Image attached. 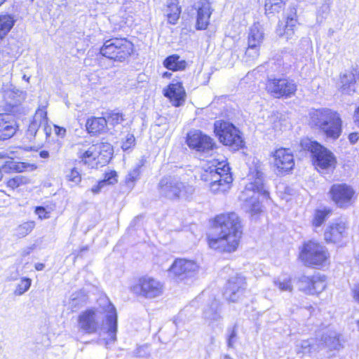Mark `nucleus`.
I'll return each mask as SVG.
<instances>
[{"label": "nucleus", "instance_id": "obj_1", "mask_svg": "<svg viewBox=\"0 0 359 359\" xmlns=\"http://www.w3.org/2000/svg\"><path fill=\"white\" fill-rule=\"evenodd\" d=\"M210 224L218 233L207 235L209 248L221 254H231L238 249L244 225L242 218L236 212L229 211L217 214L210 219Z\"/></svg>", "mask_w": 359, "mask_h": 359}, {"label": "nucleus", "instance_id": "obj_2", "mask_svg": "<svg viewBox=\"0 0 359 359\" xmlns=\"http://www.w3.org/2000/svg\"><path fill=\"white\" fill-rule=\"evenodd\" d=\"M308 124L325 137L337 140L342 133L343 121L338 111L327 107L312 109L308 114Z\"/></svg>", "mask_w": 359, "mask_h": 359}, {"label": "nucleus", "instance_id": "obj_3", "mask_svg": "<svg viewBox=\"0 0 359 359\" xmlns=\"http://www.w3.org/2000/svg\"><path fill=\"white\" fill-rule=\"evenodd\" d=\"M214 168L203 169L200 180L214 194H225L233 186V177L227 160H214Z\"/></svg>", "mask_w": 359, "mask_h": 359}, {"label": "nucleus", "instance_id": "obj_4", "mask_svg": "<svg viewBox=\"0 0 359 359\" xmlns=\"http://www.w3.org/2000/svg\"><path fill=\"white\" fill-rule=\"evenodd\" d=\"M298 259L306 267L322 269L330 264V254L320 242L309 239L300 246Z\"/></svg>", "mask_w": 359, "mask_h": 359}, {"label": "nucleus", "instance_id": "obj_5", "mask_svg": "<svg viewBox=\"0 0 359 359\" xmlns=\"http://www.w3.org/2000/svg\"><path fill=\"white\" fill-rule=\"evenodd\" d=\"M302 149L310 153L311 162L317 170L334 169L337 161L334 154L316 140L304 139L299 144Z\"/></svg>", "mask_w": 359, "mask_h": 359}, {"label": "nucleus", "instance_id": "obj_6", "mask_svg": "<svg viewBox=\"0 0 359 359\" xmlns=\"http://www.w3.org/2000/svg\"><path fill=\"white\" fill-rule=\"evenodd\" d=\"M213 130L218 141L229 149L237 151L246 147L243 133L233 123L224 120L216 121Z\"/></svg>", "mask_w": 359, "mask_h": 359}, {"label": "nucleus", "instance_id": "obj_7", "mask_svg": "<svg viewBox=\"0 0 359 359\" xmlns=\"http://www.w3.org/2000/svg\"><path fill=\"white\" fill-rule=\"evenodd\" d=\"M269 158L270 166L276 175L286 176L294 172L296 167V158L291 148L276 147L271 151Z\"/></svg>", "mask_w": 359, "mask_h": 359}, {"label": "nucleus", "instance_id": "obj_8", "mask_svg": "<svg viewBox=\"0 0 359 359\" xmlns=\"http://www.w3.org/2000/svg\"><path fill=\"white\" fill-rule=\"evenodd\" d=\"M134 52V44L126 38L107 40L100 50V54L116 62L126 61Z\"/></svg>", "mask_w": 359, "mask_h": 359}, {"label": "nucleus", "instance_id": "obj_9", "mask_svg": "<svg viewBox=\"0 0 359 359\" xmlns=\"http://www.w3.org/2000/svg\"><path fill=\"white\" fill-rule=\"evenodd\" d=\"M264 89L271 97L285 100L296 95L298 86L290 77H271L266 79Z\"/></svg>", "mask_w": 359, "mask_h": 359}, {"label": "nucleus", "instance_id": "obj_10", "mask_svg": "<svg viewBox=\"0 0 359 359\" xmlns=\"http://www.w3.org/2000/svg\"><path fill=\"white\" fill-rule=\"evenodd\" d=\"M99 305L105 313L106 333L109 338H104L100 340V344H104L107 348H110L117 341L118 331V315L116 309L107 297L100 298Z\"/></svg>", "mask_w": 359, "mask_h": 359}, {"label": "nucleus", "instance_id": "obj_11", "mask_svg": "<svg viewBox=\"0 0 359 359\" xmlns=\"http://www.w3.org/2000/svg\"><path fill=\"white\" fill-rule=\"evenodd\" d=\"M349 225L348 222L337 219L328 224L323 231L324 243L332 244L339 248L346 245Z\"/></svg>", "mask_w": 359, "mask_h": 359}, {"label": "nucleus", "instance_id": "obj_12", "mask_svg": "<svg viewBox=\"0 0 359 359\" xmlns=\"http://www.w3.org/2000/svg\"><path fill=\"white\" fill-rule=\"evenodd\" d=\"M328 195L330 200L340 208H346L351 206L357 198L353 187L344 182L332 184Z\"/></svg>", "mask_w": 359, "mask_h": 359}, {"label": "nucleus", "instance_id": "obj_13", "mask_svg": "<svg viewBox=\"0 0 359 359\" xmlns=\"http://www.w3.org/2000/svg\"><path fill=\"white\" fill-rule=\"evenodd\" d=\"M301 285L299 291L306 295L318 296L327 287V277L323 274L316 273L311 276H302L298 280Z\"/></svg>", "mask_w": 359, "mask_h": 359}, {"label": "nucleus", "instance_id": "obj_14", "mask_svg": "<svg viewBox=\"0 0 359 359\" xmlns=\"http://www.w3.org/2000/svg\"><path fill=\"white\" fill-rule=\"evenodd\" d=\"M160 197L169 200L180 197V177L177 175H167L163 177L157 186Z\"/></svg>", "mask_w": 359, "mask_h": 359}, {"label": "nucleus", "instance_id": "obj_15", "mask_svg": "<svg viewBox=\"0 0 359 359\" xmlns=\"http://www.w3.org/2000/svg\"><path fill=\"white\" fill-rule=\"evenodd\" d=\"M186 143L190 149L198 151H205L215 149L216 144L209 135L200 130H191L187 134Z\"/></svg>", "mask_w": 359, "mask_h": 359}, {"label": "nucleus", "instance_id": "obj_16", "mask_svg": "<svg viewBox=\"0 0 359 359\" xmlns=\"http://www.w3.org/2000/svg\"><path fill=\"white\" fill-rule=\"evenodd\" d=\"M79 334H94L100 328L97 313L94 309H88L82 311L78 316Z\"/></svg>", "mask_w": 359, "mask_h": 359}, {"label": "nucleus", "instance_id": "obj_17", "mask_svg": "<svg viewBox=\"0 0 359 359\" xmlns=\"http://www.w3.org/2000/svg\"><path fill=\"white\" fill-rule=\"evenodd\" d=\"M132 290L134 293L146 298H154L162 293L160 283L149 277L140 278L138 283L133 286Z\"/></svg>", "mask_w": 359, "mask_h": 359}, {"label": "nucleus", "instance_id": "obj_18", "mask_svg": "<svg viewBox=\"0 0 359 359\" xmlns=\"http://www.w3.org/2000/svg\"><path fill=\"white\" fill-rule=\"evenodd\" d=\"M245 280L241 276L231 277L226 281L224 288V295L229 303L236 302L245 290Z\"/></svg>", "mask_w": 359, "mask_h": 359}, {"label": "nucleus", "instance_id": "obj_19", "mask_svg": "<svg viewBox=\"0 0 359 359\" xmlns=\"http://www.w3.org/2000/svg\"><path fill=\"white\" fill-rule=\"evenodd\" d=\"M18 126L15 120L8 114H0V140L11 138L16 133Z\"/></svg>", "mask_w": 359, "mask_h": 359}, {"label": "nucleus", "instance_id": "obj_20", "mask_svg": "<svg viewBox=\"0 0 359 359\" xmlns=\"http://www.w3.org/2000/svg\"><path fill=\"white\" fill-rule=\"evenodd\" d=\"M358 80H359V71L356 69L346 71L339 77L341 92L347 95L355 93V85Z\"/></svg>", "mask_w": 359, "mask_h": 359}, {"label": "nucleus", "instance_id": "obj_21", "mask_svg": "<svg viewBox=\"0 0 359 359\" xmlns=\"http://www.w3.org/2000/svg\"><path fill=\"white\" fill-rule=\"evenodd\" d=\"M212 12L210 0H200L196 8V22H208Z\"/></svg>", "mask_w": 359, "mask_h": 359}, {"label": "nucleus", "instance_id": "obj_22", "mask_svg": "<svg viewBox=\"0 0 359 359\" xmlns=\"http://www.w3.org/2000/svg\"><path fill=\"white\" fill-rule=\"evenodd\" d=\"M107 121L105 117H91L86 121L88 132L93 135L104 133L106 130Z\"/></svg>", "mask_w": 359, "mask_h": 359}, {"label": "nucleus", "instance_id": "obj_23", "mask_svg": "<svg viewBox=\"0 0 359 359\" xmlns=\"http://www.w3.org/2000/svg\"><path fill=\"white\" fill-rule=\"evenodd\" d=\"M47 121L46 113L40 112L36 113L33 120L29 123L27 130L26 132V136L30 140H32L36 135L39 129L43 123L46 124Z\"/></svg>", "mask_w": 359, "mask_h": 359}, {"label": "nucleus", "instance_id": "obj_24", "mask_svg": "<svg viewBox=\"0 0 359 359\" xmlns=\"http://www.w3.org/2000/svg\"><path fill=\"white\" fill-rule=\"evenodd\" d=\"M163 95L173 106L180 107V81L171 83L163 90Z\"/></svg>", "mask_w": 359, "mask_h": 359}, {"label": "nucleus", "instance_id": "obj_25", "mask_svg": "<svg viewBox=\"0 0 359 359\" xmlns=\"http://www.w3.org/2000/svg\"><path fill=\"white\" fill-rule=\"evenodd\" d=\"M332 214L330 208L315 210L311 219V226L313 228L321 226Z\"/></svg>", "mask_w": 359, "mask_h": 359}, {"label": "nucleus", "instance_id": "obj_26", "mask_svg": "<svg viewBox=\"0 0 359 359\" xmlns=\"http://www.w3.org/2000/svg\"><path fill=\"white\" fill-rule=\"evenodd\" d=\"M287 0H265L264 10L267 15H274L280 13L285 7Z\"/></svg>", "mask_w": 359, "mask_h": 359}, {"label": "nucleus", "instance_id": "obj_27", "mask_svg": "<svg viewBox=\"0 0 359 359\" xmlns=\"http://www.w3.org/2000/svg\"><path fill=\"white\" fill-rule=\"evenodd\" d=\"M199 270V266L192 260L181 259V275L184 278L194 276Z\"/></svg>", "mask_w": 359, "mask_h": 359}, {"label": "nucleus", "instance_id": "obj_28", "mask_svg": "<svg viewBox=\"0 0 359 359\" xmlns=\"http://www.w3.org/2000/svg\"><path fill=\"white\" fill-rule=\"evenodd\" d=\"M264 38V34L261 28L254 25L250 29L248 36V43L261 47Z\"/></svg>", "mask_w": 359, "mask_h": 359}, {"label": "nucleus", "instance_id": "obj_29", "mask_svg": "<svg viewBox=\"0 0 359 359\" xmlns=\"http://www.w3.org/2000/svg\"><path fill=\"white\" fill-rule=\"evenodd\" d=\"M165 15L168 17V22H175L180 18V6L178 0H170L168 4Z\"/></svg>", "mask_w": 359, "mask_h": 359}, {"label": "nucleus", "instance_id": "obj_30", "mask_svg": "<svg viewBox=\"0 0 359 359\" xmlns=\"http://www.w3.org/2000/svg\"><path fill=\"white\" fill-rule=\"evenodd\" d=\"M99 156H102L104 162H108L114 153V149L108 142H100L97 144Z\"/></svg>", "mask_w": 359, "mask_h": 359}, {"label": "nucleus", "instance_id": "obj_31", "mask_svg": "<svg viewBox=\"0 0 359 359\" xmlns=\"http://www.w3.org/2000/svg\"><path fill=\"white\" fill-rule=\"evenodd\" d=\"M163 67L168 70L177 72L180 70V55L173 54L165 58L163 62Z\"/></svg>", "mask_w": 359, "mask_h": 359}, {"label": "nucleus", "instance_id": "obj_32", "mask_svg": "<svg viewBox=\"0 0 359 359\" xmlns=\"http://www.w3.org/2000/svg\"><path fill=\"white\" fill-rule=\"evenodd\" d=\"M260 48L256 45L248 43V46L243 55V58L246 62H253L256 60L260 55Z\"/></svg>", "mask_w": 359, "mask_h": 359}, {"label": "nucleus", "instance_id": "obj_33", "mask_svg": "<svg viewBox=\"0 0 359 359\" xmlns=\"http://www.w3.org/2000/svg\"><path fill=\"white\" fill-rule=\"evenodd\" d=\"M248 189L252 191L255 193L261 194L264 196L269 197V192L265 190L263 181L260 178H256L254 182H250Z\"/></svg>", "mask_w": 359, "mask_h": 359}, {"label": "nucleus", "instance_id": "obj_34", "mask_svg": "<svg viewBox=\"0 0 359 359\" xmlns=\"http://www.w3.org/2000/svg\"><path fill=\"white\" fill-rule=\"evenodd\" d=\"M55 205H46L36 206L34 212L38 215L41 219H48L50 217V213L55 209Z\"/></svg>", "mask_w": 359, "mask_h": 359}, {"label": "nucleus", "instance_id": "obj_35", "mask_svg": "<svg viewBox=\"0 0 359 359\" xmlns=\"http://www.w3.org/2000/svg\"><path fill=\"white\" fill-rule=\"evenodd\" d=\"M32 279L27 277H22L20 283L17 285L14 294L20 296L26 292L31 287Z\"/></svg>", "mask_w": 359, "mask_h": 359}, {"label": "nucleus", "instance_id": "obj_36", "mask_svg": "<svg viewBox=\"0 0 359 359\" xmlns=\"http://www.w3.org/2000/svg\"><path fill=\"white\" fill-rule=\"evenodd\" d=\"M124 116L123 113L114 110L107 114L106 119L107 123L114 126L125 121Z\"/></svg>", "mask_w": 359, "mask_h": 359}, {"label": "nucleus", "instance_id": "obj_37", "mask_svg": "<svg viewBox=\"0 0 359 359\" xmlns=\"http://www.w3.org/2000/svg\"><path fill=\"white\" fill-rule=\"evenodd\" d=\"M142 165H136L126 175L125 182L128 187L133 186L134 182L139 178Z\"/></svg>", "mask_w": 359, "mask_h": 359}, {"label": "nucleus", "instance_id": "obj_38", "mask_svg": "<svg viewBox=\"0 0 359 359\" xmlns=\"http://www.w3.org/2000/svg\"><path fill=\"white\" fill-rule=\"evenodd\" d=\"M29 181L30 180L27 177L19 175L8 180L7 182V186L14 189L20 185L28 184Z\"/></svg>", "mask_w": 359, "mask_h": 359}, {"label": "nucleus", "instance_id": "obj_39", "mask_svg": "<svg viewBox=\"0 0 359 359\" xmlns=\"http://www.w3.org/2000/svg\"><path fill=\"white\" fill-rule=\"evenodd\" d=\"M34 226L35 223L33 221L24 222L23 224L19 225L17 228V235L21 238L25 237L33 230Z\"/></svg>", "mask_w": 359, "mask_h": 359}, {"label": "nucleus", "instance_id": "obj_40", "mask_svg": "<svg viewBox=\"0 0 359 359\" xmlns=\"http://www.w3.org/2000/svg\"><path fill=\"white\" fill-rule=\"evenodd\" d=\"M7 167L10 169H15L18 172H22L29 168L31 170H34L36 168V166L34 164H29L27 163H19L15 164L13 161H8Z\"/></svg>", "mask_w": 359, "mask_h": 359}, {"label": "nucleus", "instance_id": "obj_41", "mask_svg": "<svg viewBox=\"0 0 359 359\" xmlns=\"http://www.w3.org/2000/svg\"><path fill=\"white\" fill-rule=\"evenodd\" d=\"M168 277L177 281L180 278V258H175L168 269Z\"/></svg>", "mask_w": 359, "mask_h": 359}, {"label": "nucleus", "instance_id": "obj_42", "mask_svg": "<svg viewBox=\"0 0 359 359\" xmlns=\"http://www.w3.org/2000/svg\"><path fill=\"white\" fill-rule=\"evenodd\" d=\"M97 157H99V153L97 150V144L90 146L88 149V150L79 153V158H81L82 160L86 158H93V160H95Z\"/></svg>", "mask_w": 359, "mask_h": 359}, {"label": "nucleus", "instance_id": "obj_43", "mask_svg": "<svg viewBox=\"0 0 359 359\" xmlns=\"http://www.w3.org/2000/svg\"><path fill=\"white\" fill-rule=\"evenodd\" d=\"M135 145V137L133 134L128 133L125 140L122 142L121 149L126 151Z\"/></svg>", "mask_w": 359, "mask_h": 359}, {"label": "nucleus", "instance_id": "obj_44", "mask_svg": "<svg viewBox=\"0 0 359 359\" xmlns=\"http://www.w3.org/2000/svg\"><path fill=\"white\" fill-rule=\"evenodd\" d=\"M327 341L334 349H339L342 347L341 335L339 334L333 337H328Z\"/></svg>", "mask_w": 359, "mask_h": 359}, {"label": "nucleus", "instance_id": "obj_45", "mask_svg": "<svg viewBox=\"0 0 359 359\" xmlns=\"http://www.w3.org/2000/svg\"><path fill=\"white\" fill-rule=\"evenodd\" d=\"M276 287L281 291H292V284L291 278H288L283 281H277L276 282Z\"/></svg>", "mask_w": 359, "mask_h": 359}, {"label": "nucleus", "instance_id": "obj_46", "mask_svg": "<svg viewBox=\"0 0 359 359\" xmlns=\"http://www.w3.org/2000/svg\"><path fill=\"white\" fill-rule=\"evenodd\" d=\"M66 177L69 181L72 182L76 184L81 180V175L76 168H72Z\"/></svg>", "mask_w": 359, "mask_h": 359}, {"label": "nucleus", "instance_id": "obj_47", "mask_svg": "<svg viewBox=\"0 0 359 359\" xmlns=\"http://www.w3.org/2000/svg\"><path fill=\"white\" fill-rule=\"evenodd\" d=\"M249 212L251 216L259 215L263 212L261 203L259 201H256L252 203Z\"/></svg>", "mask_w": 359, "mask_h": 359}, {"label": "nucleus", "instance_id": "obj_48", "mask_svg": "<svg viewBox=\"0 0 359 359\" xmlns=\"http://www.w3.org/2000/svg\"><path fill=\"white\" fill-rule=\"evenodd\" d=\"M117 174L115 171H111L110 172L106 173L104 179L102 181H104L105 186L107 184H114L117 182Z\"/></svg>", "mask_w": 359, "mask_h": 359}, {"label": "nucleus", "instance_id": "obj_49", "mask_svg": "<svg viewBox=\"0 0 359 359\" xmlns=\"http://www.w3.org/2000/svg\"><path fill=\"white\" fill-rule=\"evenodd\" d=\"M104 187H105V182H104V181H101V180H100V181H99V182H97V184L94 185V186L91 188L90 191H91L94 194H99V193L101 191V190L102 189V188H103Z\"/></svg>", "mask_w": 359, "mask_h": 359}, {"label": "nucleus", "instance_id": "obj_50", "mask_svg": "<svg viewBox=\"0 0 359 359\" xmlns=\"http://www.w3.org/2000/svg\"><path fill=\"white\" fill-rule=\"evenodd\" d=\"M351 294L353 299L359 304V283L355 284L353 286Z\"/></svg>", "mask_w": 359, "mask_h": 359}, {"label": "nucleus", "instance_id": "obj_51", "mask_svg": "<svg viewBox=\"0 0 359 359\" xmlns=\"http://www.w3.org/2000/svg\"><path fill=\"white\" fill-rule=\"evenodd\" d=\"M237 337V332L236 330H231L229 339H228V346L232 347L233 346L234 340Z\"/></svg>", "mask_w": 359, "mask_h": 359}, {"label": "nucleus", "instance_id": "obj_52", "mask_svg": "<svg viewBox=\"0 0 359 359\" xmlns=\"http://www.w3.org/2000/svg\"><path fill=\"white\" fill-rule=\"evenodd\" d=\"M146 355H147V353L144 351V347H143V346L138 347L134 351V355L136 357H140V358L145 357Z\"/></svg>", "mask_w": 359, "mask_h": 359}, {"label": "nucleus", "instance_id": "obj_53", "mask_svg": "<svg viewBox=\"0 0 359 359\" xmlns=\"http://www.w3.org/2000/svg\"><path fill=\"white\" fill-rule=\"evenodd\" d=\"M0 22H15V20L11 15H1Z\"/></svg>", "mask_w": 359, "mask_h": 359}, {"label": "nucleus", "instance_id": "obj_54", "mask_svg": "<svg viewBox=\"0 0 359 359\" xmlns=\"http://www.w3.org/2000/svg\"><path fill=\"white\" fill-rule=\"evenodd\" d=\"M286 20L287 22H292L293 21L297 20V15L295 9H293L292 11V13L290 14V15L287 16Z\"/></svg>", "mask_w": 359, "mask_h": 359}, {"label": "nucleus", "instance_id": "obj_55", "mask_svg": "<svg viewBox=\"0 0 359 359\" xmlns=\"http://www.w3.org/2000/svg\"><path fill=\"white\" fill-rule=\"evenodd\" d=\"M359 136L358 133H351L348 135V140L351 143L355 144L358 140Z\"/></svg>", "mask_w": 359, "mask_h": 359}, {"label": "nucleus", "instance_id": "obj_56", "mask_svg": "<svg viewBox=\"0 0 359 359\" xmlns=\"http://www.w3.org/2000/svg\"><path fill=\"white\" fill-rule=\"evenodd\" d=\"M35 248V245H32V246L27 247L22 250L21 255L22 257H26L29 255L31 252Z\"/></svg>", "mask_w": 359, "mask_h": 359}, {"label": "nucleus", "instance_id": "obj_57", "mask_svg": "<svg viewBox=\"0 0 359 359\" xmlns=\"http://www.w3.org/2000/svg\"><path fill=\"white\" fill-rule=\"evenodd\" d=\"M7 163H8L7 161H2L0 163V180L3 177L2 170H4V172L7 171V169H8Z\"/></svg>", "mask_w": 359, "mask_h": 359}, {"label": "nucleus", "instance_id": "obj_58", "mask_svg": "<svg viewBox=\"0 0 359 359\" xmlns=\"http://www.w3.org/2000/svg\"><path fill=\"white\" fill-rule=\"evenodd\" d=\"M354 121L357 126L359 128V106L355 109L354 111Z\"/></svg>", "mask_w": 359, "mask_h": 359}, {"label": "nucleus", "instance_id": "obj_59", "mask_svg": "<svg viewBox=\"0 0 359 359\" xmlns=\"http://www.w3.org/2000/svg\"><path fill=\"white\" fill-rule=\"evenodd\" d=\"M39 156L42 158H47L49 157V152L46 150H41L39 151Z\"/></svg>", "mask_w": 359, "mask_h": 359}, {"label": "nucleus", "instance_id": "obj_60", "mask_svg": "<svg viewBox=\"0 0 359 359\" xmlns=\"http://www.w3.org/2000/svg\"><path fill=\"white\" fill-rule=\"evenodd\" d=\"M18 272L16 271L14 273H12L9 277H8V280H15L18 278Z\"/></svg>", "mask_w": 359, "mask_h": 359}, {"label": "nucleus", "instance_id": "obj_61", "mask_svg": "<svg viewBox=\"0 0 359 359\" xmlns=\"http://www.w3.org/2000/svg\"><path fill=\"white\" fill-rule=\"evenodd\" d=\"M34 267L36 271H42L45 268V264L43 263H36Z\"/></svg>", "mask_w": 359, "mask_h": 359}, {"label": "nucleus", "instance_id": "obj_62", "mask_svg": "<svg viewBox=\"0 0 359 359\" xmlns=\"http://www.w3.org/2000/svg\"><path fill=\"white\" fill-rule=\"evenodd\" d=\"M57 134L58 135H65L66 133V130L64 128H58L57 130L56 131Z\"/></svg>", "mask_w": 359, "mask_h": 359}, {"label": "nucleus", "instance_id": "obj_63", "mask_svg": "<svg viewBox=\"0 0 359 359\" xmlns=\"http://www.w3.org/2000/svg\"><path fill=\"white\" fill-rule=\"evenodd\" d=\"M208 25V23L196 24V25H197L196 29H205L207 28Z\"/></svg>", "mask_w": 359, "mask_h": 359}, {"label": "nucleus", "instance_id": "obj_64", "mask_svg": "<svg viewBox=\"0 0 359 359\" xmlns=\"http://www.w3.org/2000/svg\"><path fill=\"white\" fill-rule=\"evenodd\" d=\"M172 76V73L168 72H165L162 74L163 78L170 79Z\"/></svg>", "mask_w": 359, "mask_h": 359}]
</instances>
